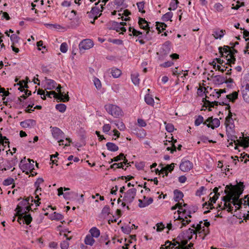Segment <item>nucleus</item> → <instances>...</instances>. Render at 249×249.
<instances>
[{
    "instance_id": "f257e3e1",
    "label": "nucleus",
    "mask_w": 249,
    "mask_h": 249,
    "mask_svg": "<svg viewBox=\"0 0 249 249\" xmlns=\"http://www.w3.org/2000/svg\"><path fill=\"white\" fill-rule=\"evenodd\" d=\"M244 188L242 182H239L236 185H227L224 191L226 195L223 197V202L219 205L220 209L232 213L233 210L236 211L249 207V196H246L244 199H239Z\"/></svg>"
},
{
    "instance_id": "f03ea898",
    "label": "nucleus",
    "mask_w": 249,
    "mask_h": 249,
    "mask_svg": "<svg viewBox=\"0 0 249 249\" xmlns=\"http://www.w3.org/2000/svg\"><path fill=\"white\" fill-rule=\"evenodd\" d=\"M177 208L178 209L177 213H174V217L175 220L174 225L177 228L181 229L191 222V214L195 212L196 208H193V210H191L187 204L182 202H178L171 208V210H174Z\"/></svg>"
},
{
    "instance_id": "7ed1b4c3",
    "label": "nucleus",
    "mask_w": 249,
    "mask_h": 249,
    "mask_svg": "<svg viewBox=\"0 0 249 249\" xmlns=\"http://www.w3.org/2000/svg\"><path fill=\"white\" fill-rule=\"evenodd\" d=\"M193 235H195V239L197 238V235L195 230L189 228L182 233L180 234L177 238L176 241L172 243L170 241H166L165 244L162 245L160 249H192L193 244L191 242L187 246L188 241L193 238Z\"/></svg>"
},
{
    "instance_id": "20e7f679",
    "label": "nucleus",
    "mask_w": 249,
    "mask_h": 249,
    "mask_svg": "<svg viewBox=\"0 0 249 249\" xmlns=\"http://www.w3.org/2000/svg\"><path fill=\"white\" fill-rule=\"evenodd\" d=\"M139 24L140 27L145 31L142 32L136 30L135 29L129 27L128 31L130 33L129 35L138 36L139 38H143L146 40H148V37L147 36L149 34V27L148 22L142 18H140L139 20Z\"/></svg>"
},
{
    "instance_id": "39448f33",
    "label": "nucleus",
    "mask_w": 249,
    "mask_h": 249,
    "mask_svg": "<svg viewBox=\"0 0 249 249\" xmlns=\"http://www.w3.org/2000/svg\"><path fill=\"white\" fill-rule=\"evenodd\" d=\"M108 0H99L98 2L95 3V6L91 8V10L88 12V16L93 19V23L102 15V12L104 9V6Z\"/></svg>"
},
{
    "instance_id": "423d86ee",
    "label": "nucleus",
    "mask_w": 249,
    "mask_h": 249,
    "mask_svg": "<svg viewBox=\"0 0 249 249\" xmlns=\"http://www.w3.org/2000/svg\"><path fill=\"white\" fill-rule=\"evenodd\" d=\"M240 91L244 101L249 102V74L246 75L241 79Z\"/></svg>"
},
{
    "instance_id": "0eeeda50",
    "label": "nucleus",
    "mask_w": 249,
    "mask_h": 249,
    "mask_svg": "<svg viewBox=\"0 0 249 249\" xmlns=\"http://www.w3.org/2000/svg\"><path fill=\"white\" fill-rule=\"evenodd\" d=\"M220 53L223 57H225L228 63L234 64L235 58L234 54L237 53V51L234 49H231L228 46H225L223 48H219Z\"/></svg>"
},
{
    "instance_id": "6e6552de",
    "label": "nucleus",
    "mask_w": 249,
    "mask_h": 249,
    "mask_svg": "<svg viewBox=\"0 0 249 249\" xmlns=\"http://www.w3.org/2000/svg\"><path fill=\"white\" fill-rule=\"evenodd\" d=\"M18 214L21 217H23L26 224H29L32 221V218L30 214L27 213L30 210V207L28 206L22 207L20 205H18L16 208Z\"/></svg>"
},
{
    "instance_id": "1a4fd4ad",
    "label": "nucleus",
    "mask_w": 249,
    "mask_h": 249,
    "mask_svg": "<svg viewBox=\"0 0 249 249\" xmlns=\"http://www.w3.org/2000/svg\"><path fill=\"white\" fill-rule=\"evenodd\" d=\"M34 161L29 159L26 160L25 158L21 160L19 164V167L23 172H25L26 174L31 173L34 169Z\"/></svg>"
},
{
    "instance_id": "9d476101",
    "label": "nucleus",
    "mask_w": 249,
    "mask_h": 249,
    "mask_svg": "<svg viewBox=\"0 0 249 249\" xmlns=\"http://www.w3.org/2000/svg\"><path fill=\"white\" fill-rule=\"evenodd\" d=\"M107 111L115 118H118L123 115V112L121 108L117 106L108 104L105 106Z\"/></svg>"
},
{
    "instance_id": "9b49d317",
    "label": "nucleus",
    "mask_w": 249,
    "mask_h": 249,
    "mask_svg": "<svg viewBox=\"0 0 249 249\" xmlns=\"http://www.w3.org/2000/svg\"><path fill=\"white\" fill-rule=\"evenodd\" d=\"M218 190L219 189L217 187H215L213 189V192L211 193L209 195L210 198L208 203H205V205H204V207L206 206L207 208H208V207H209L210 209H212V206L213 204L215 203L216 200L220 196L219 193L218 192Z\"/></svg>"
},
{
    "instance_id": "f8f14e48",
    "label": "nucleus",
    "mask_w": 249,
    "mask_h": 249,
    "mask_svg": "<svg viewBox=\"0 0 249 249\" xmlns=\"http://www.w3.org/2000/svg\"><path fill=\"white\" fill-rule=\"evenodd\" d=\"M17 160L16 159H12L10 160H7L2 165H0V170L2 171H6L13 167L12 171L15 169L14 167L17 164Z\"/></svg>"
},
{
    "instance_id": "ddd939ff",
    "label": "nucleus",
    "mask_w": 249,
    "mask_h": 249,
    "mask_svg": "<svg viewBox=\"0 0 249 249\" xmlns=\"http://www.w3.org/2000/svg\"><path fill=\"white\" fill-rule=\"evenodd\" d=\"M136 194V189L132 188L128 190L124 197V202L127 204L131 203L133 201Z\"/></svg>"
},
{
    "instance_id": "4468645a",
    "label": "nucleus",
    "mask_w": 249,
    "mask_h": 249,
    "mask_svg": "<svg viewBox=\"0 0 249 249\" xmlns=\"http://www.w3.org/2000/svg\"><path fill=\"white\" fill-rule=\"evenodd\" d=\"M41 85L45 90L54 89L57 86L56 83L54 80L47 79V78H45V79L42 81Z\"/></svg>"
},
{
    "instance_id": "2eb2a0df",
    "label": "nucleus",
    "mask_w": 249,
    "mask_h": 249,
    "mask_svg": "<svg viewBox=\"0 0 249 249\" xmlns=\"http://www.w3.org/2000/svg\"><path fill=\"white\" fill-rule=\"evenodd\" d=\"M208 127L212 129L218 127L220 125V121L217 118L213 119L212 117L208 118L204 123Z\"/></svg>"
},
{
    "instance_id": "dca6fc26",
    "label": "nucleus",
    "mask_w": 249,
    "mask_h": 249,
    "mask_svg": "<svg viewBox=\"0 0 249 249\" xmlns=\"http://www.w3.org/2000/svg\"><path fill=\"white\" fill-rule=\"evenodd\" d=\"M94 45L93 42L89 39L83 40L79 44L80 51L82 50H88L91 48Z\"/></svg>"
},
{
    "instance_id": "f3484780",
    "label": "nucleus",
    "mask_w": 249,
    "mask_h": 249,
    "mask_svg": "<svg viewBox=\"0 0 249 249\" xmlns=\"http://www.w3.org/2000/svg\"><path fill=\"white\" fill-rule=\"evenodd\" d=\"M232 115L231 112H229L228 115L226 118L225 124L226 129L230 131H232L234 128V120L232 117Z\"/></svg>"
},
{
    "instance_id": "a211bd4d",
    "label": "nucleus",
    "mask_w": 249,
    "mask_h": 249,
    "mask_svg": "<svg viewBox=\"0 0 249 249\" xmlns=\"http://www.w3.org/2000/svg\"><path fill=\"white\" fill-rule=\"evenodd\" d=\"M37 94L40 95L42 99L45 100L46 99V96H47L49 97H52L53 96L54 98H57L58 96V94L54 91H46L45 92L44 90L42 89H39L37 91Z\"/></svg>"
},
{
    "instance_id": "6ab92c4d",
    "label": "nucleus",
    "mask_w": 249,
    "mask_h": 249,
    "mask_svg": "<svg viewBox=\"0 0 249 249\" xmlns=\"http://www.w3.org/2000/svg\"><path fill=\"white\" fill-rule=\"evenodd\" d=\"M193 167V163L186 160H183L179 166L180 169L183 172H188L190 171Z\"/></svg>"
},
{
    "instance_id": "aec40b11",
    "label": "nucleus",
    "mask_w": 249,
    "mask_h": 249,
    "mask_svg": "<svg viewBox=\"0 0 249 249\" xmlns=\"http://www.w3.org/2000/svg\"><path fill=\"white\" fill-rule=\"evenodd\" d=\"M52 133L53 137L57 140L65 138L64 133L58 127H52Z\"/></svg>"
},
{
    "instance_id": "412c9836",
    "label": "nucleus",
    "mask_w": 249,
    "mask_h": 249,
    "mask_svg": "<svg viewBox=\"0 0 249 249\" xmlns=\"http://www.w3.org/2000/svg\"><path fill=\"white\" fill-rule=\"evenodd\" d=\"M125 24L126 23L124 22L118 23L117 22H113L112 23V26L113 29L117 32L123 34L124 32H125L126 31L125 28L124 27V26Z\"/></svg>"
},
{
    "instance_id": "4be33fe9",
    "label": "nucleus",
    "mask_w": 249,
    "mask_h": 249,
    "mask_svg": "<svg viewBox=\"0 0 249 249\" xmlns=\"http://www.w3.org/2000/svg\"><path fill=\"white\" fill-rule=\"evenodd\" d=\"M164 142L165 145H167V142L170 143V145H171V147H167L166 149L168 151H171V153H173L174 151H176V146L175 145V143L177 142L176 140H174L173 138V137L171 138H169V140H166Z\"/></svg>"
},
{
    "instance_id": "5701e85b",
    "label": "nucleus",
    "mask_w": 249,
    "mask_h": 249,
    "mask_svg": "<svg viewBox=\"0 0 249 249\" xmlns=\"http://www.w3.org/2000/svg\"><path fill=\"white\" fill-rule=\"evenodd\" d=\"M153 201V200L152 198L144 196L143 200L139 199L138 205L140 208H144L151 204Z\"/></svg>"
},
{
    "instance_id": "b1692460",
    "label": "nucleus",
    "mask_w": 249,
    "mask_h": 249,
    "mask_svg": "<svg viewBox=\"0 0 249 249\" xmlns=\"http://www.w3.org/2000/svg\"><path fill=\"white\" fill-rule=\"evenodd\" d=\"M20 125L23 128H31L36 124V122L34 120L28 119L20 122Z\"/></svg>"
},
{
    "instance_id": "393cba45",
    "label": "nucleus",
    "mask_w": 249,
    "mask_h": 249,
    "mask_svg": "<svg viewBox=\"0 0 249 249\" xmlns=\"http://www.w3.org/2000/svg\"><path fill=\"white\" fill-rule=\"evenodd\" d=\"M174 199L176 202L184 203V201L182 200L183 194L181 191L176 190L174 191Z\"/></svg>"
},
{
    "instance_id": "a878e982",
    "label": "nucleus",
    "mask_w": 249,
    "mask_h": 249,
    "mask_svg": "<svg viewBox=\"0 0 249 249\" xmlns=\"http://www.w3.org/2000/svg\"><path fill=\"white\" fill-rule=\"evenodd\" d=\"M225 34V30L217 29L213 31V35L215 39H221L224 36Z\"/></svg>"
},
{
    "instance_id": "bb28decb",
    "label": "nucleus",
    "mask_w": 249,
    "mask_h": 249,
    "mask_svg": "<svg viewBox=\"0 0 249 249\" xmlns=\"http://www.w3.org/2000/svg\"><path fill=\"white\" fill-rule=\"evenodd\" d=\"M122 160H124V164H128V163L127 162V160L124 157V155L123 154H120L119 156L115 157L113 159H111L110 163H111L113 161H118Z\"/></svg>"
},
{
    "instance_id": "cd10ccee",
    "label": "nucleus",
    "mask_w": 249,
    "mask_h": 249,
    "mask_svg": "<svg viewBox=\"0 0 249 249\" xmlns=\"http://www.w3.org/2000/svg\"><path fill=\"white\" fill-rule=\"evenodd\" d=\"M238 96V91H233L231 93L227 95L226 97L229 101L233 102L237 99Z\"/></svg>"
},
{
    "instance_id": "c85d7f7f",
    "label": "nucleus",
    "mask_w": 249,
    "mask_h": 249,
    "mask_svg": "<svg viewBox=\"0 0 249 249\" xmlns=\"http://www.w3.org/2000/svg\"><path fill=\"white\" fill-rule=\"evenodd\" d=\"M106 146L107 149L110 151L115 152L119 149L118 146L112 142H107Z\"/></svg>"
},
{
    "instance_id": "c756f323",
    "label": "nucleus",
    "mask_w": 249,
    "mask_h": 249,
    "mask_svg": "<svg viewBox=\"0 0 249 249\" xmlns=\"http://www.w3.org/2000/svg\"><path fill=\"white\" fill-rule=\"evenodd\" d=\"M144 100H145V102H146V103L147 104H148V105H150L151 106H154L155 102H154V99L152 97V95H151L149 94H146L145 96Z\"/></svg>"
},
{
    "instance_id": "7c9ffc66",
    "label": "nucleus",
    "mask_w": 249,
    "mask_h": 249,
    "mask_svg": "<svg viewBox=\"0 0 249 249\" xmlns=\"http://www.w3.org/2000/svg\"><path fill=\"white\" fill-rule=\"evenodd\" d=\"M90 236L93 237L97 238L100 236V231L96 227H92L90 230Z\"/></svg>"
},
{
    "instance_id": "2f4dec72",
    "label": "nucleus",
    "mask_w": 249,
    "mask_h": 249,
    "mask_svg": "<svg viewBox=\"0 0 249 249\" xmlns=\"http://www.w3.org/2000/svg\"><path fill=\"white\" fill-rule=\"evenodd\" d=\"M202 222L201 221L199 224H193V229L195 230L196 233L197 234H200L202 233L201 231V227L202 226Z\"/></svg>"
},
{
    "instance_id": "473e14b6",
    "label": "nucleus",
    "mask_w": 249,
    "mask_h": 249,
    "mask_svg": "<svg viewBox=\"0 0 249 249\" xmlns=\"http://www.w3.org/2000/svg\"><path fill=\"white\" fill-rule=\"evenodd\" d=\"M64 235L66 237L67 240L62 242L61 243L60 246L62 249H67L69 247L68 240H70L71 239V237H68L65 233L64 234Z\"/></svg>"
},
{
    "instance_id": "72a5a7b5",
    "label": "nucleus",
    "mask_w": 249,
    "mask_h": 249,
    "mask_svg": "<svg viewBox=\"0 0 249 249\" xmlns=\"http://www.w3.org/2000/svg\"><path fill=\"white\" fill-rule=\"evenodd\" d=\"M95 242L93 237L90 235H87L85 239V243L86 245L92 246Z\"/></svg>"
},
{
    "instance_id": "f704fd0d",
    "label": "nucleus",
    "mask_w": 249,
    "mask_h": 249,
    "mask_svg": "<svg viewBox=\"0 0 249 249\" xmlns=\"http://www.w3.org/2000/svg\"><path fill=\"white\" fill-rule=\"evenodd\" d=\"M138 77L139 74L137 73H134L131 74L132 81L135 85H138L140 83V79Z\"/></svg>"
},
{
    "instance_id": "c9c22d12",
    "label": "nucleus",
    "mask_w": 249,
    "mask_h": 249,
    "mask_svg": "<svg viewBox=\"0 0 249 249\" xmlns=\"http://www.w3.org/2000/svg\"><path fill=\"white\" fill-rule=\"evenodd\" d=\"M111 73L112 76L114 78H116L119 77L121 75L122 72H121V71L119 69H117V68H113L111 70Z\"/></svg>"
},
{
    "instance_id": "e433bc0d",
    "label": "nucleus",
    "mask_w": 249,
    "mask_h": 249,
    "mask_svg": "<svg viewBox=\"0 0 249 249\" xmlns=\"http://www.w3.org/2000/svg\"><path fill=\"white\" fill-rule=\"evenodd\" d=\"M223 92H225L223 89H215L212 91V93L210 94V95H212L213 96L218 98L220 96L221 94Z\"/></svg>"
},
{
    "instance_id": "4c0bfd02",
    "label": "nucleus",
    "mask_w": 249,
    "mask_h": 249,
    "mask_svg": "<svg viewBox=\"0 0 249 249\" xmlns=\"http://www.w3.org/2000/svg\"><path fill=\"white\" fill-rule=\"evenodd\" d=\"M57 94L58 96L57 97L56 99H59L64 102L69 100V96L68 95H64L62 92L58 93Z\"/></svg>"
},
{
    "instance_id": "58836bf2",
    "label": "nucleus",
    "mask_w": 249,
    "mask_h": 249,
    "mask_svg": "<svg viewBox=\"0 0 249 249\" xmlns=\"http://www.w3.org/2000/svg\"><path fill=\"white\" fill-rule=\"evenodd\" d=\"M178 4V0H171L168 10H176L177 8Z\"/></svg>"
},
{
    "instance_id": "ea45409f",
    "label": "nucleus",
    "mask_w": 249,
    "mask_h": 249,
    "mask_svg": "<svg viewBox=\"0 0 249 249\" xmlns=\"http://www.w3.org/2000/svg\"><path fill=\"white\" fill-rule=\"evenodd\" d=\"M173 14L172 12H168L165 14L164 15H163L162 18V20L164 21H167L168 20H170L173 17Z\"/></svg>"
},
{
    "instance_id": "a19ab883",
    "label": "nucleus",
    "mask_w": 249,
    "mask_h": 249,
    "mask_svg": "<svg viewBox=\"0 0 249 249\" xmlns=\"http://www.w3.org/2000/svg\"><path fill=\"white\" fill-rule=\"evenodd\" d=\"M114 124L120 131H124L126 129L124 124L122 122L116 121Z\"/></svg>"
},
{
    "instance_id": "79ce46f5",
    "label": "nucleus",
    "mask_w": 249,
    "mask_h": 249,
    "mask_svg": "<svg viewBox=\"0 0 249 249\" xmlns=\"http://www.w3.org/2000/svg\"><path fill=\"white\" fill-rule=\"evenodd\" d=\"M224 7L220 3H216L213 6V9L215 11L220 12L223 11Z\"/></svg>"
},
{
    "instance_id": "37998d69",
    "label": "nucleus",
    "mask_w": 249,
    "mask_h": 249,
    "mask_svg": "<svg viewBox=\"0 0 249 249\" xmlns=\"http://www.w3.org/2000/svg\"><path fill=\"white\" fill-rule=\"evenodd\" d=\"M10 39L12 44H17L18 42L19 37L16 34H12L10 36Z\"/></svg>"
},
{
    "instance_id": "c03bdc74",
    "label": "nucleus",
    "mask_w": 249,
    "mask_h": 249,
    "mask_svg": "<svg viewBox=\"0 0 249 249\" xmlns=\"http://www.w3.org/2000/svg\"><path fill=\"white\" fill-rule=\"evenodd\" d=\"M56 109L61 112H64L66 109V106L63 104H57L55 106Z\"/></svg>"
},
{
    "instance_id": "a18cd8bd",
    "label": "nucleus",
    "mask_w": 249,
    "mask_h": 249,
    "mask_svg": "<svg viewBox=\"0 0 249 249\" xmlns=\"http://www.w3.org/2000/svg\"><path fill=\"white\" fill-rule=\"evenodd\" d=\"M14 182V179L11 178H8L4 179L3 181V184L4 186H8L13 184Z\"/></svg>"
},
{
    "instance_id": "49530a36",
    "label": "nucleus",
    "mask_w": 249,
    "mask_h": 249,
    "mask_svg": "<svg viewBox=\"0 0 249 249\" xmlns=\"http://www.w3.org/2000/svg\"><path fill=\"white\" fill-rule=\"evenodd\" d=\"M66 140L67 141V142L64 143V141L63 139H60L58 141L59 144L60 145H65V146H69L71 142V141L70 138H66Z\"/></svg>"
},
{
    "instance_id": "de8ad7c7",
    "label": "nucleus",
    "mask_w": 249,
    "mask_h": 249,
    "mask_svg": "<svg viewBox=\"0 0 249 249\" xmlns=\"http://www.w3.org/2000/svg\"><path fill=\"white\" fill-rule=\"evenodd\" d=\"M41 191V189L39 190L37 192V188H36V190L35 191V198H37V200L34 199V201L36 205V206H38L39 204L38 203V201L40 200L39 198V195H41L40 192Z\"/></svg>"
},
{
    "instance_id": "09e8293b",
    "label": "nucleus",
    "mask_w": 249,
    "mask_h": 249,
    "mask_svg": "<svg viewBox=\"0 0 249 249\" xmlns=\"http://www.w3.org/2000/svg\"><path fill=\"white\" fill-rule=\"evenodd\" d=\"M44 180L42 178H38L35 183V185L37 188V192L40 189V185L42 184Z\"/></svg>"
},
{
    "instance_id": "8fccbe9b",
    "label": "nucleus",
    "mask_w": 249,
    "mask_h": 249,
    "mask_svg": "<svg viewBox=\"0 0 249 249\" xmlns=\"http://www.w3.org/2000/svg\"><path fill=\"white\" fill-rule=\"evenodd\" d=\"M18 85H19L20 86L18 88V89L20 90L21 91H22V89L24 90V88H27L28 87L27 82H26L23 80L20 81Z\"/></svg>"
},
{
    "instance_id": "3c124183",
    "label": "nucleus",
    "mask_w": 249,
    "mask_h": 249,
    "mask_svg": "<svg viewBox=\"0 0 249 249\" xmlns=\"http://www.w3.org/2000/svg\"><path fill=\"white\" fill-rule=\"evenodd\" d=\"M223 63V60L221 58H216L215 61H213V66L214 69H216L217 65H222Z\"/></svg>"
},
{
    "instance_id": "603ef678",
    "label": "nucleus",
    "mask_w": 249,
    "mask_h": 249,
    "mask_svg": "<svg viewBox=\"0 0 249 249\" xmlns=\"http://www.w3.org/2000/svg\"><path fill=\"white\" fill-rule=\"evenodd\" d=\"M60 51L63 53H66L68 51V45L65 42L62 43L60 47Z\"/></svg>"
},
{
    "instance_id": "864d4df0",
    "label": "nucleus",
    "mask_w": 249,
    "mask_h": 249,
    "mask_svg": "<svg viewBox=\"0 0 249 249\" xmlns=\"http://www.w3.org/2000/svg\"><path fill=\"white\" fill-rule=\"evenodd\" d=\"M110 213V208L108 206H105L102 210V214L105 216L108 215Z\"/></svg>"
},
{
    "instance_id": "5fc2aeb1",
    "label": "nucleus",
    "mask_w": 249,
    "mask_h": 249,
    "mask_svg": "<svg viewBox=\"0 0 249 249\" xmlns=\"http://www.w3.org/2000/svg\"><path fill=\"white\" fill-rule=\"evenodd\" d=\"M203 117L200 115L198 116V117L195 120V124L196 126H198L203 123Z\"/></svg>"
},
{
    "instance_id": "6e6d98bb",
    "label": "nucleus",
    "mask_w": 249,
    "mask_h": 249,
    "mask_svg": "<svg viewBox=\"0 0 249 249\" xmlns=\"http://www.w3.org/2000/svg\"><path fill=\"white\" fill-rule=\"evenodd\" d=\"M229 68V66H225V65H217L216 67V70H218V71L224 72L227 71V69Z\"/></svg>"
},
{
    "instance_id": "4d7b16f0",
    "label": "nucleus",
    "mask_w": 249,
    "mask_h": 249,
    "mask_svg": "<svg viewBox=\"0 0 249 249\" xmlns=\"http://www.w3.org/2000/svg\"><path fill=\"white\" fill-rule=\"evenodd\" d=\"M122 15H124V16L125 17V18L124 19H123V20H125V21H127V20H129V18H128V16L129 15H130V12H129V11H128V10H124V11H123V13L121 14V13H119L118 14V15H119V16H121Z\"/></svg>"
},
{
    "instance_id": "13d9d810",
    "label": "nucleus",
    "mask_w": 249,
    "mask_h": 249,
    "mask_svg": "<svg viewBox=\"0 0 249 249\" xmlns=\"http://www.w3.org/2000/svg\"><path fill=\"white\" fill-rule=\"evenodd\" d=\"M166 130L169 132H172L174 130V125L171 124L165 123Z\"/></svg>"
},
{
    "instance_id": "bf43d9fd",
    "label": "nucleus",
    "mask_w": 249,
    "mask_h": 249,
    "mask_svg": "<svg viewBox=\"0 0 249 249\" xmlns=\"http://www.w3.org/2000/svg\"><path fill=\"white\" fill-rule=\"evenodd\" d=\"M95 86L97 89H100L101 88V83L99 79L94 78L93 80Z\"/></svg>"
},
{
    "instance_id": "052dcab7",
    "label": "nucleus",
    "mask_w": 249,
    "mask_h": 249,
    "mask_svg": "<svg viewBox=\"0 0 249 249\" xmlns=\"http://www.w3.org/2000/svg\"><path fill=\"white\" fill-rule=\"evenodd\" d=\"M110 129L111 126L109 124H105L103 126V131L106 133H107Z\"/></svg>"
},
{
    "instance_id": "680f3d73",
    "label": "nucleus",
    "mask_w": 249,
    "mask_h": 249,
    "mask_svg": "<svg viewBox=\"0 0 249 249\" xmlns=\"http://www.w3.org/2000/svg\"><path fill=\"white\" fill-rule=\"evenodd\" d=\"M174 65V62L172 61H167L161 64H160V66L164 68H168Z\"/></svg>"
},
{
    "instance_id": "e2e57ef3",
    "label": "nucleus",
    "mask_w": 249,
    "mask_h": 249,
    "mask_svg": "<svg viewBox=\"0 0 249 249\" xmlns=\"http://www.w3.org/2000/svg\"><path fill=\"white\" fill-rule=\"evenodd\" d=\"M201 231L202 233L204 234V236L202 238V239L203 240L204 239L205 236L209 233V229H207V227H205L202 225L201 227Z\"/></svg>"
},
{
    "instance_id": "0e129e2a",
    "label": "nucleus",
    "mask_w": 249,
    "mask_h": 249,
    "mask_svg": "<svg viewBox=\"0 0 249 249\" xmlns=\"http://www.w3.org/2000/svg\"><path fill=\"white\" fill-rule=\"evenodd\" d=\"M156 230L157 231H161L164 228V226L162 223H158L156 225Z\"/></svg>"
},
{
    "instance_id": "69168bd1",
    "label": "nucleus",
    "mask_w": 249,
    "mask_h": 249,
    "mask_svg": "<svg viewBox=\"0 0 249 249\" xmlns=\"http://www.w3.org/2000/svg\"><path fill=\"white\" fill-rule=\"evenodd\" d=\"M205 190L204 187H201L198 190H197L196 192V195L198 196H200L203 194V191Z\"/></svg>"
},
{
    "instance_id": "338daca9",
    "label": "nucleus",
    "mask_w": 249,
    "mask_h": 249,
    "mask_svg": "<svg viewBox=\"0 0 249 249\" xmlns=\"http://www.w3.org/2000/svg\"><path fill=\"white\" fill-rule=\"evenodd\" d=\"M137 5L139 11L140 12H143L142 10L143 9V8H144V2H138L137 3Z\"/></svg>"
},
{
    "instance_id": "774afa93",
    "label": "nucleus",
    "mask_w": 249,
    "mask_h": 249,
    "mask_svg": "<svg viewBox=\"0 0 249 249\" xmlns=\"http://www.w3.org/2000/svg\"><path fill=\"white\" fill-rule=\"evenodd\" d=\"M138 123L139 126L141 127H144L146 125V123L145 122L141 119H138Z\"/></svg>"
}]
</instances>
